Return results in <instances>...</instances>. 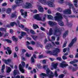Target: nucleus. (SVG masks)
<instances>
[{
	"label": "nucleus",
	"mask_w": 78,
	"mask_h": 78,
	"mask_svg": "<svg viewBox=\"0 0 78 78\" xmlns=\"http://www.w3.org/2000/svg\"><path fill=\"white\" fill-rule=\"evenodd\" d=\"M0 31H5L6 29L3 28H0Z\"/></svg>",
	"instance_id": "obj_46"
},
{
	"label": "nucleus",
	"mask_w": 78,
	"mask_h": 78,
	"mask_svg": "<svg viewBox=\"0 0 78 78\" xmlns=\"http://www.w3.org/2000/svg\"><path fill=\"white\" fill-rule=\"evenodd\" d=\"M37 67H38V69H42V66H41V65L40 64H38Z\"/></svg>",
	"instance_id": "obj_38"
},
{
	"label": "nucleus",
	"mask_w": 78,
	"mask_h": 78,
	"mask_svg": "<svg viewBox=\"0 0 78 78\" xmlns=\"http://www.w3.org/2000/svg\"><path fill=\"white\" fill-rule=\"evenodd\" d=\"M52 39L54 41H55V37L54 36H52L51 37Z\"/></svg>",
	"instance_id": "obj_64"
},
{
	"label": "nucleus",
	"mask_w": 78,
	"mask_h": 78,
	"mask_svg": "<svg viewBox=\"0 0 78 78\" xmlns=\"http://www.w3.org/2000/svg\"><path fill=\"white\" fill-rule=\"evenodd\" d=\"M5 69V65L4 64L2 66V68L1 69L2 73H3V72H4V70Z\"/></svg>",
	"instance_id": "obj_24"
},
{
	"label": "nucleus",
	"mask_w": 78,
	"mask_h": 78,
	"mask_svg": "<svg viewBox=\"0 0 78 78\" xmlns=\"http://www.w3.org/2000/svg\"><path fill=\"white\" fill-rule=\"evenodd\" d=\"M11 71V68L10 67H8L6 70L7 73H9Z\"/></svg>",
	"instance_id": "obj_28"
},
{
	"label": "nucleus",
	"mask_w": 78,
	"mask_h": 78,
	"mask_svg": "<svg viewBox=\"0 0 78 78\" xmlns=\"http://www.w3.org/2000/svg\"><path fill=\"white\" fill-rule=\"evenodd\" d=\"M68 35V31H66L65 33L63 34V38H65L66 37V36Z\"/></svg>",
	"instance_id": "obj_21"
},
{
	"label": "nucleus",
	"mask_w": 78,
	"mask_h": 78,
	"mask_svg": "<svg viewBox=\"0 0 78 78\" xmlns=\"http://www.w3.org/2000/svg\"><path fill=\"white\" fill-rule=\"evenodd\" d=\"M22 51L23 53H25V52H26V50H25V49H22Z\"/></svg>",
	"instance_id": "obj_62"
},
{
	"label": "nucleus",
	"mask_w": 78,
	"mask_h": 78,
	"mask_svg": "<svg viewBox=\"0 0 78 78\" xmlns=\"http://www.w3.org/2000/svg\"><path fill=\"white\" fill-rule=\"evenodd\" d=\"M22 2H23V0H15V3L17 5L20 4V3H22Z\"/></svg>",
	"instance_id": "obj_16"
},
{
	"label": "nucleus",
	"mask_w": 78,
	"mask_h": 78,
	"mask_svg": "<svg viewBox=\"0 0 78 78\" xmlns=\"http://www.w3.org/2000/svg\"><path fill=\"white\" fill-rule=\"evenodd\" d=\"M56 59L57 60H58L59 61H61L62 60V58L61 57H57Z\"/></svg>",
	"instance_id": "obj_52"
},
{
	"label": "nucleus",
	"mask_w": 78,
	"mask_h": 78,
	"mask_svg": "<svg viewBox=\"0 0 78 78\" xmlns=\"http://www.w3.org/2000/svg\"><path fill=\"white\" fill-rule=\"evenodd\" d=\"M11 17H16V14H15V13H12V15L11 16Z\"/></svg>",
	"instance_id": "obj_39"
},
{
	"label": "nucleus",
	"mask_w": 78,
	"mask_h": 78,
	"mask_svg": "<svg viewBox=\"0 0 78 78\" xmlns=\"http://www.w3.org/2000/svg\"><path fill=\"white\" fill-rule=\"evenodd\" d=\"M78 0H74L73 2L74 3V5L77 8L78 7Z\"/></svg>",
	"instance_id": "obj_19"
},
{
	"label": "nucleus",
	"mask_w": 78,
	"mask_h": 78,
	"mask_svg": "<svg viewBox=\"0 0 78 78\" xmlns=\"http://www.w3.org/2000/svg\"><path fill=\"white\" fill-rule=\"evenodd\" d=\"M60 51V49L59 48H56L54 49V51L52 52L51 51H46V53L51 54V55H53L55 56H58L57 55L58 52Z\"/></svg>",
	"instance_id": "obj_3"
},
{
	"label": "nucleus",
	"mask_w": 78,
	"mask_h": 78,
	"mask_svg": "<svg viewBox=\"0 0 78 78\" xmlns=\"http://www.w3.org/2000/svg\"><path fill=\"white\" fill-rule=\"evenodd\" d=\"M25 7L26 8L28 9V8H32V5L31 4L27 2L26 3V5L25 6Z\"/></svg>",
	"instance_id": "obj_11"
},
{
	"label": "nucleus",
	"mask_w": 78,
	"mask_h": 78,
	"mask_svg": "<svg viewBox=\"0 0 78 78\" xmlns=\"http://www.w3.org/2000/svg\"><path fill=\"white\" fill-rule=\"evenodd\" d=\"M7 50L9 55H11V53H12V51L11 50V48L8 47L7 48Z\"/></svg>",
	"instance_id": "obj_20"
},
{
	"label": "nucleus",
	"mask_w": 78,
	"mask_h": 78,
	"mask_svg": "<svg viewBox=\"0 0 78 78\" xmlns=\"http://www.w3.org/2000/svg\"><path fill=\"white\" fill-rule=\"evenodd\" d=\"M62 31L61 30H60L58 27H55L54 29L55 32L53 34V29H52V28H51L50 29L49 33H47V34L48 36H51V35H52V34H53L55 36L56 35V33H61Z\"/></svg>",
	"instance_id": "obj_1"
},
{
	"label": "nucleus",
	"mask_w": 78,
	"mask_h": 78,
	"mask_svg": "<svg viewBox=\"0 0 78 78\" xmlns=\"http://www.w3.org/2000/svg\"><path fill=\"white\" fill-rule=\"evenodd\" d=\"M40 15L39 14H37L35 15L34 18L35 19H36L37 20H42L41 17H40Z\"/></svg>",
	"instance_id": "obj_8"
},
{
	"label": "nucleus",
	"mask_w": 78,
	"mask_h": 78,
	"mask_svg": "<svg viewBox=\"0 0 78 78\" xmlns=\"http://www.w3.org/2000/svg\"><path fill=\"white\" fill-rule=\"evenodd\" d=\"M62 58L63 59H64V60L67 59V57L65 56V55H64L62 56Z\"/></svg>",
	"instance_id": "obj_42"
},
{
	"label": "nucleus",
	"mask_w": 78,
	"mask_h": 78,
	"mask_svg": "<svg viewBox=\"0 0 78 78\" xmlns=\"http://www.w3.org/2000/svg\"><path fill=\"white\" fill-rule=\"evenodd\" d=\"M66 66H68V64H64L63 62L60 63V67H62V68H64Z\"/></svg>",
	"instance_id": "obj_12"
},
{
	"label": "nucleus",
	"mask_w": 78,
	"mask_h": 78,
	"mask_svg": "<svg viewBox=\"0 0 78 78\" xmlns=\"http://www.w3.org/2000/svg\"><path fill=\"white\" fill-rule=\"evenodd\" d=\"M41 29L42 31H45V28L42 27H41Z\"/></svg>",
	"instance_id": "obj_60"
},
{
	"label": "nucleus",
	"mask_w": 78,
	"mask_h": 78,
	"mask_svg": "<svg viewBox=\"0 0 78 78\" xmlns=\"http://www.w3.org/2000/svg\"><path fill=\"white\" fill-rule=\"evenodd\" d=\"M64 0H60L58 1V2L62 4L64 3Z\"/></svg>",
	"instance_id": "obj_45"
},
{
	"label": "nucleus",
	"mask_w": 78,
	"mask_h": 78,
	"mask_svg": "<svg viewBox=\"0 0 78 78\" xmlns=\"http://www.w3.org/2000/svg\"><path fill=\"white\" fill-rule=\"evenodd\" d=\"M5 41H6L8 43H11V42H12L9 39H5Z\"/></svg>",
	"instance_id": "obj_40"
},
{
	"label": "nucleus",
	"mask_w": 78,
	"mask_h": 78,
	"mask_svg": "<svg viewBox=\"0 0 78 78\" xmlns=\"http://www.w3.org/2000/svg\"><path fill=\"white\" fill-rule=\"evenodd\" d=\"M39 58H43V55H41L38 56Z\"/></svg>",
	"instance_id": "obj_61"
},
{
	"label": "nucleus",
	"mask_w": 78,
	"mask_h": 78,
	"mask_svg": "<svg viewBox=\"0 0 78 78\" xmlns=\"http://www.w3.org/2000/svg\"><path fill=\"white\" fill-rule=\"evenodd\" d=\"M26 55L27 57H30V56H31V54H28V53H26Z\"/></svg>",
	"instance_id": "obj_49"
},
{
	"label": "nucleus",
	"mask_w": 78,
	"mask_h": 78,
	"mask_svg": "<svg viewBox=\"0 0 78 78\" xmlns=\"http://www.w3.org/2000/svg\"><path fill=\"white\" fill-rule=\"evenodd\" d=\"M76 62L75 61V59L74 60V61H71L69 63H70L71 64H73L74 63Z\"/></svg>",
	"instance_id": "obj_41"
},
{
	"label": "nucleus",
	"mask_w": 78,
	"mask_h": 78,
	"mask_svg": "<svg viewBox=\"0 0 78 78\" xmlns=\"http://www.w3.org/2000/svg\"><path fill=\"white\" fill-rule=\"evenodd\" d=\"M30 43L28 41H27L26 42V45H30Z\"/></svg>",
	"instance_id": "obj_58"
},
{
	"label": "nucleus",
	"mask_w": 78,
	"mask_h": 78,
	"mask_svg": "<svg viewBox=\"0 0 78 78\" xmlns=\"http://www.w3.org/2000/svg\"><path fill=\"white\" fill-rule=\"evenodd\" d=\"M26 34V33L22 31L21 32V36H19L18 37L19 39H21L23 37V36Z\"/></svg>",
	"instance_id": "obj_15"
},
{
	"label": "nucleus",
	"mask_w": 78,
	"mask_h": 78,
	"mask_svg": "<svg viewBox=\"0 0 78 78\" xmlns=\"http://www.w3.org/2000/svg\"><path fill=\"white\" fill-rule=\"evenodd\" d=\"M23 30H25L26 31H27V32H28V31H29V29H27V28H24V29Z\"/></svg>",
	"instance_id": "obj_50"
},
{
	"label": "nucleus",
	"mask_w": 78,
	"mask_h": 78,
	"mask_svg": "<svg viewBox=\"0 0 78 78\" xmlns=\"http://www.w3.org/2000/svg\"><path fill=\"white\" fill-rule=\"evenodd\" d=\"M57 10L59 12H62V9L60 7H58L57 9Z\"/></svg>",
	"instance_id": "obj_33"
},
{
	"label": "nucleus",
	"mask_w": 78,
	"mask_h": 78,
	"mask_svg": "<svg viewBox=\"0 0 78 78\" xmlns=\"http://www.w3.org/2000/svg\"><path fill=\"white\" fill-rule=\"evenodd\" d=\"M48 19H52L53 16L51 15H48Z\"/></svg>",
	"instance_id": "obj_34"
},
{
	"label": "nucleus",
	"mask_w": 78,
	"mask_h": 78,
	"mask_svg": "<svg viewBox=\"0 0 78 78\" xmlns=\"http://www.w3.org/2000/svg\"><path fill=\"white\" fill-rule=\"evenodd\" d=\"M48 14H51V10L49 9L48 10Z\"/></svg>",
	"instance_id": "obj_54"
},
{
	"label": "nucleus",
	"mask_w": 78,
	"mask_h": 78,
	"mask_svg": "<svg viewBox=\"0 0 78 78\" xmlns=\"http://www.w3.org/2000/svg\"><path fill=\"white\" fill-rule=\"evenodd\" d=\"M64 18H66V21L67 22V23H68V20L67 19V16H64Z\"/></svg>",
	"instance_id": "obj_57"
},
{
	"label": "nucleus",
	"mask_w": 78,
	"mask_h": 78,
	"mask_svg": "<svg viewBox=\"0 0 78 78\" xmlns=\"http://www.w3.org/2000/svg\"><path fill=\"white\" fill-rule=\"evenodd\" d=\"M48 23L49 25L51 26V27H53V26L56 25L57 24L56 23L51 21H49L48 22Z\"/></svg>",
	"instance_id": "obj_13"
},
{
	"label": "nucleus",
	"mask_w": 78,
	"mask_h": 78,
	"mask_svg": "<svg viewBox=\"0 0 78 78\" xmlns=\"http://www.w3.org/2000/svg\"><path fill=\"white\" fill-rule=\"evenodd\" d=\"M17 7V5H15L12 6V8L13 9H14Z\"/></svg>",
	"instance_id": "obj_51"
},
{
	"label": "nucleus",
	"mask_w": 78,
	"mask_h": 78,
	"mask_svg": "<svg viewBox=\"0 0 78 78\" xmlns=\"http://www.w3.org/2000/svg\"><path fill=\"white\" fill-rule=\"evenodd\" d=\"M30 33H31V34H35L36 33L33 30H30Z\"/></svg>",
	"instance_id": "obj_37"
},
{
	"label": "nucleus",
	"mask_w": 78,
	"mask_h": 78,
	"mask_svg": "<svg viewBox=\"0 0 78 78\" xmlns=\"http://www.w3.org/2000/svg\"><path fill=\"white\" fill-rule=\"evenodd\" d=\"M52 2H53L54 0H51ZM39 2L43 5H48L50 7H55V5L53 2H51L50 1H47L46 0H38Z\"/></svg>",
	"instance_id": "obj_2"
},
{
	"label": "nucleus",
	"mask_w": 78,
	"mask_h": 78,
	"mask_svg": "<svg viewBox=\"0 0 78 78\" xmlns=\"http://www.w3.org/2000/svg\"><path fill=\"white\" fill-rule=\"evenodd\" d=\"M66 50H67V48H65L63 49V52H64V53H66Z\"/></svg>",
	"instance_id": "obj_63"
},
{
	"label": "nucleus",
	"mask_w": 78,
	"mask_h": 78,
	"mask_svg": "<svg viewBox=\"0 0 78 78\" xmlns=\"http://www.w3.org/2000/svg\"><path fill=\"white\" fill-rule=\"evenodd\" d=\"M55 77H57L58 76V74L57 73V71H55Z\"/></svg>",
	"instance_id": "obj_48"
},
{
	"label": "nucleus",
	"mask_w": 78,
	"mask_h": 78,
	"mask_svg": "<svg viewBox=\"0 0 78 78\" xmlns=\"http://www.w3.org/2000/svg\"><path fill=\"white\" fill-rule=\"evenodd\" d=\"M2 61L3 62H4L6 64H9V62H8V61L7 60L4 59V58H3L2 59Z\"/></svg>",
	"instance_id": "obj_29"
},
{
	"label": "nucleus",
	"mask_w": 78,
	"mask_h": 78,
	"mask_svg": "<svg viewBox=\"0 0 78 78\" xmlns=\"http://www.w3.org/2000/svg\"><path fill=\"white\" fill-rule=\"evenodd\" d=\"M27 48H28L29 50H33V48L31 46H27Z\"/></svg>",
	"instance_id": "obj_43"
},
{
	"label": "nucleus",
	"mask_w": 78,
	"mask_h": 78,
	"mask_svg": "<svg viewBox=\"0 0 78 78\" xmlns=\"http://www.w3.org/2000/svg\"><path fill=\"white\" fill-rule=\"evenodd\" d=\"M58 24L60 25V26H63V25H64V23L61 21H58Z\"/></svg>",
	"instance_id": "obj_31"
},
{
	"label": "nucleus",
	"mask_w": 78,
	"mask_h": 78,
	"mask_svg": "<svg viewBox=\"0 0 78 78\" xmlns=\"http://www.w3.org/2000/svg\"><path fill=\"white\" fill-rule=\"evenodd\" d=\"M5 31V33L4 35V37H7V36H8V34H9L8 33H7V32L6 31Z\"/></svg>",
	"instance_id": "obj_32"
},
{
	"label": "nucleus",
	"mask_w": 78,
	"mask_h": 78,
	"mask_svg": "<svg viewBox=\"0 0 78 78\" xmlns=\"http://www.w3.org/2000/svg\"><path fill=\"white\" fill-rule=\"evenodd\" d=\"M12 39L13 41H15V42H16L18 41V39L17 38H16V37L14 36H13L12 37Z\"/></svg>",
	"instance_id": "obj_27"
},
{
	"label": "nucleus",
	"mask_w": 78,
	"mask_h": 78,
	"mask_svg": "<svg viewBox=\"0 0 78 78\" xmlns=\"http://www.w3.org/2000/svg\"><path fill=\"white\" fill-rule=\"evenodd\" d=\"M68 17H69L72 18V17H75V16L74 15H70V16H68Z\"/></svg>",
	"instance_id": "obj_59"
},
{
	"label": "nucleus",
	"mask_w": 78,
	"mask_h": 78,
	"mask_svg": "<svg viewBox=\"0 0 78 78\" xmlns=\"http://www.w3.org/2000/svg\"><path fill=\"white\" fill-rule=\"evenodd\" d=\"M56 15L57 16L55 17V20L59 21L62 19V17L61 14L59 13H56Z\"/></svg>",
	"instance_id": "obj_5"
},
{
	"label": "nucleus",
	"mask_w": 78,
	"mask_h": 78,
	"mask_svg": "<svg viewBox=\"0 0 78 78\" xmlns=\"http://www.w3.org/2000/svg\"><path fill=\"white\" fill-rule=\"evenodd\" d=\"M13 73L14 75H17V74L19 73V72L17 69H15L13 71Z\"/></svg>",
	"instance_id": "obj_22"
},
{
	"label": "nucleus",
	"mask_w": 78,
	"mask_h": 78,
	"mask_svg": "<svg viewBox=\"0 0 78 78\" xmlns=\"http://www.w3.org/2000/svg\"><path fill=\"white\" fill-rule=\"evenodd\" d=\"M19 26L20 27V28H22V29H23V30L24 29V26H23V25L22 24H20L19 25Z\"/></svg>",
	"instance_id": "obj_36"
},
{
	"label": "nucleus",
	"mask_w": 78,
	"mask_h": 78,
	"mask_svg": "<svg viewBox=\"0 0 78 78\" xmlns=\"http://www.w3.org/2000/svg\"><path fill=\"white\" fill-rule=\"evenodd\" d=\"M33 27L34 29H37V28H39V26H38L34 24H33Z\"/></svg>",
	"instance_id": "obj_26"
},
{
	"label": "nucleus",
	"mask_w": 78,
	"mask_h": 78,
	"mask_svg": "<svg viewBox=\"0 0 78 78\" xmlns=\"http://www.w3.org/2000/svg\"><path fill=\"white\" fill-rule=\"evenodd\" d=\"M51 47V45L50 43L47 44L45 47V48L46 50H50V48Z\"/></svg>",
	"instance_id": "obj_14"
},
{
	"label": "nucleus",
	"mask_w": 78,
	"mask_h": 78,
	"mask_svg": "<svg viewBox=\"0 0 78 78\" xmlns=\"http://www.w3.org/2000/svg\"><path fill=\"white\" fill-rule=\"evenodd\" d=\"M38 10L40 12H43L44 8L40 6L38 8Z\"/></svg>",
	"instance_id": "obj_17"
},
{
	"label": "nucleus",
	"mask_w": 78,
	"mask_h": 78,
	"mask_svg": "<svg viewBox=\"0 0 78 78\" xmlns=\"http://www.w3.org/2000/svg\"><path fill=\"white\" fill-rule=\"evenodd\" d=\"M30 43L31 44H32V45H34L35 44V42H34V41H31L30 42Z\"/></svg>",
	"instance_id": "obj_53"
},
{
	"label": "nucleus",
	"mask_w": 78,
	"mask_h": 78,
	"mask_svg": "<svg viewBox=\"0 0 78 78\" xmlns=\"http://www.w3.org/2000/svg\"><path fill=\"white\" fill-rule=\"evenodd\" d=\"M64 76V74H62L60 75L59 76L58 78H63V77Z\"/></svg>",
	"instance_id": "obj_44"
},
{
	"label": "nucleus",
	"mask_w": 78,
	"mask_h": 78,
	"mask_svg": "<svg viewBox=\"0 0 78 78\" xmlns=\"http://www.w3.org/2000/svg\"><path fill=\"white\" fill-rule=\"evenodd\" d=\"M66 44H67V42L66 41L65 42L64 44H63V48H64V47H66Z\"/></svg>",
	"instance_id": "obj_47"
},
{
	"label": "nucleus",
	"mask_w": 78,
	"mask_h": 78,
	"mask_svg": "<svg viewBox=\"0 0 78 78\" xmlns=\"http://www.w3.org/2000/svg\"><path fill=\"white\" fill-rule=\"evenodd\" d=\"M11 9L10 8H9L7 9V14H10V13H11Z\"/></svg>",
	"instance_id": "obj_30"
},
{
	"label": "nucleus",
	"mask_w": 78,
	"mask_h": 78,
	"mask_svg": "<svg viewBox=\"0 0 78 78\" xmlns=\"http://www.w3.org/2000/svg\"><path fill=\"white\" fill-rule=\"evenodd\" d=\"M69 6H70V7H71V8H72L73 11L74 12L75 14L77 13V12L75 11V8H74V7L73 5H72V4H70L69 5Z\"/></svg>",
	"instance_id": "obj_18"
},
{
	"label": "nucleus",
	"mask_w": 78,
	"mask_h": 78,
	"mask_svg": "<svg viewBox=\"0 0 78 78\" xmlns=\"http://www.w3.org/2000/svg\"><path fill=\"white\" fill-rule=\"evenodd\" d=\"M58 66V63H52L51 64V66L54 67L55 69H56L57 71H59V69H58V67H57Z\"/></svg>",
	"instance_id": "obj_7"
},
{
	"label": "nucleus",
	"mask_w": 78,
	"mask_h": 78,
	"mask_svg": "<svg viewBox=\"0 0 78 78\" xmlns=\"http://www.w3.org/2000/svg\"><path fill=\"white\" fill-rule=\"evenodd\" d=\"M63 13L65 14H71L72 12L70 9H67L63 11Z\"/></svg>",
	"instance_id": "obj_6"
},
{
	"label": "nucleus",
	"mask_w": 78,
	"mask_h": 78,
	"mask_svg": "<svg viewBox=\"0 0 78 78\" xmlns=\"http://www.w3.org/2000/svg\"><path fill=\"white\" fill-rule=\"evenodd\" d=\"M31 62H32L33 63L35 62H36V61L34 60V59L33 56L31 58Z\"/></svg>",
	"instance_id": "obj_35"
},
{
	"label": "nucleus",
	"mask_w": 78,
	"mask_h": 78,
	"mask_svg": "<svg viewBox=\"0 0 78 78\" xmlns=\"http://www.w3.org/2000/svg\"><path fill=\"white\" fill-rule=\"evenodd\" d=\"M24 11V10L21 9L20 10V12L21 13L22 16H23L24 18H26V17H27V12H25L24 13L23 12Z\"/></svg>",
	"instance_id": "obj_9"
},
{
	"label": "nucleus",
	"mask_w": 78,
	"mask_h": 78,
	"mask_svg": "<svg viewBox=\"0 0 78 78\" xmlns=\"http://www.w3.org/2000/svg\"><path fill=\"white\" fill-rule=\"evenodd\" d=\"M10 25L12 27H13L14 25H16V26H17V23L15 22H11L10 23Z\"/></svg>",
	"instance_id": "obj_25"
},
{
	"label": "nucleus",
	"mask_w": 78,
	"mask_h": 78,
	"mask_svg": "<svg viewBox=\"0 0 78 78\" xmlns=\"http://www.w3.org/2000/svg\"><path fill=\"white\" fill-rule=\"evenodd\" d=\"M76 41V38H75L74 39H73L72 40L71 42L69 45V47H71L73 45V44H74V43Z\"/></svg>",
	"instance_id": "obj_10"
},
{
	"label": "nucleus",
	"mask_w": 78,
	"mask_h": 78,
	"mask_svg": "<svg viewBox=\"0 0 78 78\" xmlns=\"http://www.w3.org/2000/svg\"><path fill=\"white\" fill-rule=\"evenodd\" d=\"M17 26L18 25V26L20 25L19 24L20 23V22L19 21V20H17Z\"/></svg>",
	"instance_id": "obj_55"
},
{
	"label": "nucleus",
	"mask_w": 78,
	"mask_h": 78,
	"mask_svg": "<svg viewBox=\"0 0 78 78\" xmlns=\"http://www.w3.org/2000/svg\"><path fill=\"white\" fill-rule=\"evenodd\" d=\"M31 37L35 41H36L37 38V36L36 35H31Z\"/></svg>",
	"instance_id": "obj_23"
},
{
	"label": "nucleus",
	"mask_w": 78,
	"mask_h": 78,
	"mask_svg": "<svg viewBox=\"0 0 78 78\" xmlns=\"http://www.w3.org/2000/svg\"><path fill=\"white\" fill-rule=\"evenodd\" d=\"M21 64L22 65H22H21V64H20V65L19 66V69H20V70L22 72V73H24V72H25V71L24 70V69L23 68L25 67V63L23 61L21 62Z\"/></svg>",
	"instance_id": "obj_4"
},
{
	"label": "nucleus",
	"mask_w": 78,
	"mask_h": 78,
	"mask_svg": "<svg viewBox=\"0 0 78 78\" xmlns=\"http://www.w3.org/2000/svg\"><path fill=\"white\" fill-rule=\"evenodd\" d=\"M6 5H7V4L6 3H3V4H2V5L3 6H6Z\"/></svg>",
	"instance_id": "obj_56"
}]
</instances>
